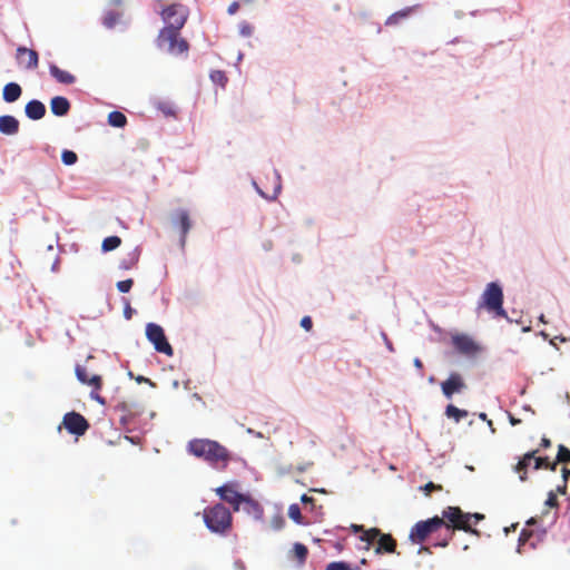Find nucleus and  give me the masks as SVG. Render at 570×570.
Returning a JSON list of instances; mask_svg holds the SVG:
<instances>
[{"label": "nucleus", "mask_w": 570, "mask_h": 570, "mask_svg": "<svg viewBox=\"0 0 570 570\" xmlns=\"http://www.w3.org/2000/svg\"><path fill=\"white\" fill-rule=\"evenodd\" d=\"M484 519L481 513H465L459 507H448L442 512V518L435 515L424 521H419L414 524L410 532V540L413 543L423 542L431 533L436 531L443 525L455 528L465 532L478 534V530L472 525L479 523Z\"/></svg>", "instance_id": "obj_1"}, {"label": "nucleus", "mask_w": 570, "mask_h": 570, "mask_svg": "<svg viewBox=\"0 0 570 570\" xmlns=\"http://www.w3.org/2000/svg\"><path fill=\"white\" fill-rule=\"evenodd\" d=\"M187 450L218 471L225 470L232 460L230 452L224 445L209 439L191 440L188 442Z\"/></svg>", "instance_id": "obj_2"}, {"label": "nucleus", "mask_w": 570, "mask_h": 570, "mask_svg": "<svg viewBox=\"0 0 570 570\" xmlns=\"http://www.w3.org/2000/svg\"><path fill=\"white\" fill-rule=\"evenodd\" d=\"M503 288L499 282H491L485 286L479 301V308H484L489 313L493 314L494 317L505 318L508 322L512 320L508 316L503 308Z\"/></svg>", "instance_id": "obj_3"}, {"label": "nucleus", "mask_w": 570, "mask_h": 570, "mask_svg": "<svg viewBox=\"0 0 570 570\" xmlns=\"http://www.w3.org/2000/svg\"><path fill=\"white\" fill-rule=\"evenodd\" d=\"M157 49L167 55L178 57L187 53L189 49L188 42L180 37V30H171L161 28L155 39Z\"/></svg>", "instance_id": "obj_4"}, {"label": "nucleus", "mask_w": 570, "mask_h": 570, "mask_svg": "<svg viewBox=\"0 0 570 570\" xmlns=\"http://www.w3.org/2000/svg\"><path fill=\"white\" fill-rule=\"evenodd\" d=\"M154 10L160 16L165 23L163 28L181 30L188 19V9L179 3H173L164 7L160 2H157L154 6Z\"/></svg>", "instance_id": "obj_5"}, {"label": "nucleus", "mask_w": 570, "mask_h": 570, "mask_svg": "<svg viewBox=\"0 0 570 570\" xmlns=\"http://www.w3.org/2000/svg\"><path fill=\"white\" fill-rule=\"evenodd\" d=\"M204 522L214 533H225L232 527L230 511L222 503L207 508L204 511Z\"/></svg>", "instance_id": "obj_6"}, {"label": "nucleus", "mask_w": 570, "mask_h": 570, "mask_svg": "<svg viewBox=\"0 0 570 570\" xmlns=\"http://www.w3.org/2000/svg\"><path fill=\"white\" fill-rule=\"evenodd\" d=\"M360 539L366 542V549L376 543L375 553H393L396 548V541L391 534L382 533L380 529L373 528L364 532Z\"/></svg>", "instance_id": "obj_7"}, {"label": "nucleus", "mask_w": 570, "mask_h": 570, "mask_svg": "<svg viewBox=\"0 0 570 570\" xmlns=\"http://www.w3.org/2000/svg\"><path fill=\"white\" fill-rule=\"evenodd\" d=\"M146 337L154 345V348L163 353L167 356H171L174 354V350L169 344L164 328L156 323H148L146 325Z\"/></svg>", "instance_id": "obj_8"}, {"label": "nucleus", "mask_w": 570, "mask_h": 570, "mask_svg": "<svg viewBox=\"0 0 570 570\" xmlns=\"http://www.w3.org/2000/svg\"><path fill=\"white\" fill-rule=\"evenodd\" d=\"M537 451L528 452L523 455V458L520 459V461L514 465V471L520 473V480L524 481L527 479V469L534 463V469H550L552 471H556L557 469V462L550 463L548 458H537L535 456Z\"/></svg>", "instance_id": "obj_9"}, {"label": "nucleus", "mask_w": 570, "mask_h": 570, "mask_svg": "<svg viewBox=\"0 0 570 570\" xmlns=\"http://www.w3.org/2000/svg\"><path fill=\"white\" fill-rule=\"evenodd\" d=\"M171 224L175 228L180 232L179 245L181 248L185 247L187 235L193 227V223L189 217L187 209L178 208L171 215Z\"/></svg>", "instance_id": "obj_10"}, {"label": "nucleus", "mask_w": 570, "mask_h": 570, "mask_svg": "<svg viewBox=\"0 0 570 570\" xmlns=\"http://www.w3.org/2000/svg\"><path fill=\"white\" fill-rule=\"evenodd\" d=\"M62 423L69 433L78 436L83 435L89 429L88 421L77 412L65 414Z\"/></svg>", "instance_id": "obj_11"}, {"label": "nucleus", "mask_w": 570, "mask_h": 570, "mask_svg": "<svg viewBox=\"0 0 570 570\" xmlns=\"http://www.w3.org/2000/svg\"><path fill=\"white\" fill-rule=\"evenodd\" d=\"M452 344L458 353L465 356H473L479 351L478 344L466 334L453 335Z\"/></svg>", "instance_id": "obj_12"}, {"label": "nucleus", "mask_w": 570, "mask_h": 570, "mask_svg": "<svg viewBox=\"0 0 570 570\" xmlns=\"http://www.w3.org/2000/svg\"><path fill=\"white\" fill-rule=\"evenodd\" d=\"M466 387L462 376L459 373H451L450 376L441 383L443 395L451 400L455 393H461Z\"/></svg>", "instance_id": "obj_13"}, {"label": "nucleus", "mask_w": 570, "mask_h": 570, "mask_svg": "<svg viewBox=\"0 0 570 570\" xmlns=\"http://www.w3.org/2000/svg\"><path fill=\"white\" fill-rule=\"evenodd\" d=\"M216 493L219 495V498L229 503L233 507V510L235 511V507H238L240 503L244 493H240L236 490L235 483H226L222 487L216 489Z\"/></svg>", "instance_id": "obj_14"}, {"label": "nucleus", "mask_w": 570, "mask_h": 570, "mask_svg": "<svg viewBox=\"0 0 570 570\" xmlns=\"http://www.w3.org/2000/svg\"><path fill=\"white\" fill-rule=\"evenodd\" d=\"M235 511H243L247 515H252L256 520H261L264 514V510L262 505L252 499L248 494H245L238 504V507H235Z\"/></svg>", "instance_id": "obj_15"}, {"label": "nucleus", "mask_w": 570, "mask_h": 570, "mask_svg": "<svg viewBox=\"0 0 570 570\" xmlns=\"http://www.w3.org/2000/svg\"><path fill=\"white\" fill-rule=\"evenodd\" d=\"M46 106L38 99H32L24 107L26 116L31 120H40L46 115Z\"/></svg>", "instance_id": "obj_16"}, {"label": "nucleus", "mask_w": 570, "mask_h": 570, "mask_svg": "<svg viewBox=\"0 0 570 570\" xmlns=\"http://www.w3.org/2000/svg\"><path fill=\"white\" fill-rule=\"evenodd\" d=\"M20 122L11 115L0 116V132L7 136H13L19 132Z\"/></svg>", "instance_id": "obj_17"}, {"label": "nucleus", "mask_w": 570, "mask_h": 570, "mask_svg": "<svg viewBox=\"0 0 570 570\" xmlns=\"http://www.w3.org/2000/svg\"><path fill=\"white\" fill-rule=\"evenodd\" d=\"M50 109L55 116L63 117L70 110V102L66 97L56 96L50 100Z\"/></svg>", "instance_id": "obj_18"}, {"label": "nucleus", "mask_w": 570, "mask_h": 570, "mask_svg": "<svg viewBox=\"0 0 570 570\" xmlns=\"http://www.w3.org/2000/svg\"><path fill=\"white\" fill-rule=\"evenodd\" d=\"M22 95V88L18 82H8L2 90V99L12 104L17 101Z\"/></svg>", "instance_id": "obj_19"}, {"label": "nucleus", "mask_w": 570, "mask_h": 570, "mask_svg": "<svg viewBox=\"0 0 570 570\" xmlns=\"http://www.w3.org/2000/svg\"><path fill=\"white\" fill-rule=\"evenodd\" d=\"M50 76L53 77L58 82L63 85H72L76 81V77L68 71L60 69L57 65H49Z\"/></svg>", "instance_id": "obj_20"}, {"label": "nucleus", "mask_w": 570, "mask_h": 570, "mask_svg": "<svg viewBox=\"0 0 570 570\" xmlns=\"http://www.w3.org/2000/svg\"><path fill=\"white\" fill-rule=\"evenodd\" d=\"M17 55H18L19 59H21V57L24 56V55L28 56V60L24 63V68L26 69L33 70V69H36L38 67L39 56H38V52L36 50L29 49L27 47H19L17 49Z\"/></svg>", "instance_id": "obj_21"}, {"label": "nucleus", "mask_w": 570, "mask_h": 570, "mask_svg": "<svg viewBox=\"0 0 570 570\" xmlns=\"http://www.w3.org/2000/svg\"><path fill=\"white\" fill-rule=\"evenodd\" d=\"M420 6L415 4L412 7L404 8L400 11L392 13L385 21V26L392 27L400 23L402 20L409 18Z\"/></svg>", "instance_id": "obj_22"}, {"label": "nucleus", "mask_w": 570, "mask_h": 570, "mask_svg": "<svg viewBox=\"0 0 570 570\" xmlns=\"http://www.w3.org/2000/svg\"><path fill=\"white\" fill-rule=\"evenodd\" d=\"M140 250L138 247L134 248L127 254L125 258L119 262V268L127 271L135 266L139 259Z\"/></svg>", "instance_id": "obj_23"}, {"label": "nucleus", "mask_w": 570, "mask_h": 570, "mask_svg": "<svg viewBox=\"0 0 570 570\" xmlns=\"http://www.w3.org/2000/svg\"><path fill=\"white\" fill-rule=\"evenodd\" d=\"M76 375H77V379L81 382V383H86V384H89V385H94L96 387H99L100 386V376L98 375H94L90 380L88 379V374H87V370L80 365H77L76 367Z\"/></svg>", "instance_id": "obj_24"}, {"label": "nucleus", "mask_w": 570, "mask_h": 570, "mask_svg": "<svg viewBox=\"0 0 570 570\" xmlns=\"http://www.w3.org/2000/svg\"><path fill=\"white\" fill-rule=\"evenodd\" d=\"M444 414L449 419H453L455 423H459L461 420L465 419L469 415V412L466 410H461L453 404H449L445 407Z\"/></svg>", "instance_id": "obj_25"}, {"label": "nucleus", "mask_w": 570, "mask_h": 570, "mask_svg": "<svg viewBox=\"0 0 570 570\" xmlns=\"http://www.w3.org/2000/svg\"><path fill=\"white\" fill-rule=\"evenodd\" d=\"M108 124L115 128H122L127 124V118L122 112L115 110L108 115Z\"/></svg>", "instance_id": "obj_26"}, {"label": "nucleus", "mask_w": 570, "mask_h": 570, "mask_svg": "<svg viewBox=\"0 0 570 570\" xmlns=\"http://www.w3.org/2000/svg\"><path fill=\"white\" fill-rule=\"evenodd\" d=\"M120 16L121 14L119 12L109 10L102 17V24L107 29H112L116 26V23L118 22Z\"/></svg>", "instance_id": "obj_27"}, {"label": "nucleus", "mask_w": 570, "mask_h": 570, "mask_svg": "<svg viewBox=\"0 0 570 570\" xmlns=\"http://www.w3.org/2000/svg\"><path fill=\"white\" fill-rule=\"evenodd\" d=\"M121 244V239L118 236H109L102 240L101 249L107 253L118 248Z\"/></svg>", "instance_id": "obj_28"}, {"label": "nucleus", "mask_w": 570, "mask_h": 570, "mask_svg": "<svg viewBox=\"0 0 570 570\" xmlns=\"http://www.w3.org/2000/svg\"><path fill=\"white\" fill-rule=\"evenodd\" d=\"M293 554L298 560V563L303 564L306 561L308 550L303 543L296 542L293 546Z\"/></svg>", "instance_id": "obj_29"}, {"label": "nucleus", "mask_w": 570, "mask_h": 570, "mask_svg": "<svg viewBox=\"0 0 570 570\" xmlns=\"http://www.w3.org/2000/svg\"><path fill=\"white\" fill-rule=\"evenodd\" d=\"M288 517L297 524H303V517L301 512V508L294 503L288 508Z\"/></svg>", "instance_id": "obj_30"}, {"label": "nucleus", "mask_w": 570, "mask_h": 570, "mask_svg": "<svg viewBox=\"0 0 570 570\" xmlns=\"http://www.w3.org/2000/svg\"><path fill=\"white\" fill-rule=\"evenodd\" d=\"M61 160L67 166H72L77 163L78 156L75 151L65 149L61 154Z\"/></svg>", "instance_id": "obj_31"}, {"label": "nucleus", "mask_w": 570, "mask_h": 570, "mask_svg": "<svg viewBox=\"0 0 570 570\" xmlns=\"http://www.w3.org/2000/svg\"><path fill=\"white\" fill-rule=\"evenodd\" d=\"M210 79L214 83L219 85L222 87L227 82V77L222 70H214L210 72Z\"/></svg>", "instance_id": "obj_32"}, {"label": "nucleus", "mask_w": 570, "mask_h": 570, "mask_svg": "<svg viewBox=\"0 0 570 570\" xmlns=\"http://www.w3.org/2000/svg\"><path fill=\"white\" fill-rule=\"evenodd\" d=\"M238 28L242 37H250L254 32V27L247 21H242Z\"/></svg>", "instance_id": "obj_33"}, {"label": "nucleus", "mask_w": 570, "mask_h": 570, "mask_svg": "<svg viewBox=\"0 0 570 570\" xmlns=\"http://www.w3.org/2000/svg\"><path fill=\"white\" fill-rule=\"evenodd\" d=\"M253 186H254L255 190H256V191H257V193H258L263 198H265V199H267V200H274V199H276V197H277L278 193L281 191V185H279V184L275 187V193H274V195H273V196H268V195H266V194H265V193H264V191L258 187V185H257V183H256V181H253Z\"/></svg>", "instance_id": "obj_34"}, {"label": "nucleus", "mask_w": 570, "mask_h": 570, "mask_svg": "<svg viewBox=\"0 0 570 570\" xmlns=\"http://www.w3.org/2000/svg\"><path fill=\"white\" fill-rule=\"evenodd\" d=\"M557 460H558V462H569L570 461V450L568 448H566L564 445H559Z\"/></svg>", "instance_id": "obj_35"}, {"label": "nucleus", "mask_w": 570, "mask_h": 570, "mask_svg": "<svg viewBox=\"0 0 570 570\" xmlns=\"http://www.w3.org/2000/svg\"><path fill=\"white\" fill-rule=\"evenodd\" d=\"M325 570H352L351 566L344 561L331 562Z\"/></svg>", "instance_id": "obj_36"}, {"label": "nucleus", "mask_w": 570, "mask_h": 570, "mask_svg": "<svg viewBox=\"0 0 570 570\" xmlns=\"http://www.w3.org/2000/svg\"><path fill=\"white\" fill-rule=\"evenodd\" d=\"M132 285H134V281L131 278H128L125 281H119L117 283V288L121 293H128L131 289Z\"/></svg>", "instance_id": "obj_37"}, {"label": "nucleus", "mask_w": 570, "mask_h": 570, "mask_svg": "<svg viewBox=\"0 0 570 570\" xmlns=\"http://www.w3.org/2000/svg\"><path fill=\"white\" fill-rule=\"evenodd\" d=\"M284 524H285V519L282 515H276L272 520V528L276 531L283 529Z\"/></svg>", "instance_id": "obj_38"}, {"label": "nucleus", "mask_w": 570, "mask_h": 570, "mask_svg": "<svg viewBox=\"0 0 570 570\" xmlns=\"http://www.w3.org/2000/svg\"><path fill=\"white\" fill-rule=\"evenodd\" d=\"M446 529H448V531H449V535H448L446 538H444L443 540H441L440 542L435 543V544H434L435 547H442V548H445V547L449 544L450 540L452 539L453 532H454V530H456V529H455V528H450V529H449L448 527H446Z\"/></svg>", "instance_id": "obj_39"}, {"label": "nucleus", "mask_w": 570, "mask_h": 570, "mask_svg": "<svg viewBox=\"0 0 570 570\" xmlns=\"http://www.w3.org/2000/svg\"><path fill=\"white\" fill-rule=\"evenodd\" d=\"M546 505H548L550 508H554L558 505L557 495L552 491H550L548 494V498L546 500Z\"/></svg>", "instance_id": "obj_40"}, {"label": "nucleus", "mask_w": 570, "mask_h": 570, "mask_svg": "<svg viewBox=\"0 0 570 570\" xmlns=\"http://www.w3.org/2000/svg\"><path fill=\"white\" fill-rule=\"evenodd\" d=\"M301 326L306 330V331H309L312 327H313V322H312V318L309 316H304L302 320H301Z\"/></svg>", "instance_id": "obj_41"}, {"label": "nucleus", "mask_w": 570, "mask_h": 570, "mask_svg": "<svg viewBox=\"0 0 570 570\" xmlns=\"http://www.w3.org/2000/svg\"><path fill=\"white\" fill-rule=\"evenodd\" d=\"M381 337L386 346V348L390 351V352H394V347H393V344L392 342L390 341V338L387 337L386 333L385 332H381Z\"/></svg>", "instance_id": "obj_42"}, {"label": "nucleus", "mask_w": 570, "mask_h": 570, "mask_svg": "<svg viewBox=\"0 0 570 570\" xmlns=\"http://www.w3.org/2000/svg\"><path fill=\"white\" fill-rule=\"evenodd\" d=\"M489 12H500V9L499 8H493V9H485L483 11H481V10H472V11H470V16L476 17V16H479L481 13H489Z\"/></svg>", "instance_id": "obj_43"}, {"label": "nucleus", "mask_w": 570, "mask_h": 570, "mask_svg": "<svg viewBox=\"0 0 570 570\" xmlns=\"http://www.w3.org/2000/svg\"><path fill=\"white\" fill-rule=\"evenodd\" d=\"M134 313H135V309L129 305V303H126V306L124 308L125 318L130 320L132 317Z\"/></svg>", "instance_id": "obj_44"}, {"label": "nucleus", "mask_w": 570, "mask_h": 570, "mask_svg": "<svg viewBox=\"0 0 570 570\" xmlns=\"http://www.w3.org/2000/svg\"><path fill=\"white\" fill-rule=\"evenodd\" d=\"M238 9H239V3L237 1H234L228 6L227 12H228V14L233 16L238 11Z\"/></svg>", "instance_id": "obj_45"}, {"label": "nucleus", "mask_w": 570, "mask_h": 570, "mask_svg": "<svg viewBox=\"0 0 570 570\" xmlns=\"http://www.w3.org/2000/svg\"><path fill=\"white\" fill-rule=\"evenodd\" d=\"M441 487L440 485H435L433 482H429L424 485V491L426 493H430L432 490H435V489H440Z\"/></svg>", "instance_id": "obj_46"}, {"label": "nucleus", "mask_w": 570, "mask_h": 570, "mask_svg": "<svg viewBox=\"0 0 570 570\" xmlns=\"http://www.w3.org/2000/svg\"><path fill=\"white\" fill-rule=\"evenodd\" d=\"M235 570H245V563L242 560H236L234 562Z\"/></svg>", "instance_id": "obj_47"}, {"label": "nucleus", "mask_w": 570, "mask_h": 570, "mask_svg": "<svg viewBox=\"0 0 570 570\" xmlns=\"http://www.w3.org/2000/svg\"><path fill=\"white\" fill-rule=\"evenodd\" d=\"M351 529L354 533L362 532V534H363L365 532L363 529V525H358V524H352Z\"/></svg>", "instance_id": "obj_48"}, {"label": "nucleus", "mask_w": 570, "mask_h": 570, "mask_svg": "<svg viewBox=\"0 0 570 570\" xmlns=\"http://www.w3.org/2000/svg\"><path fill=\"white\" fill-rule=\"evenodd\" d=\"M136 381H137L138 383H149L150 385H153V386H154V383H153L149 379H147V377H145V376H141V375L137 376V377H136Z\"/></svg>", "instance_id": "obj_49"}, {"label": "nucleus", "mask_w": 570, "mask_h": 570, "mask_svg": "<svg viewBox=\"0 0 570 570\" xmlns=\"http://www.w3.org/2000/svg\"><path fill=\"white\" fill-rule=\"evenodd\" d=\"M301 501L304 504H307V503H313L314 499L312 497H308L307 494H303L302 498H301Z\"/></svg>", "instance_id": "obj_50"}, {"label": "nucleus", "mask_w": 570, "mask_h": 570, "mask_svg": "<svg viewBox=\"0 0 570 570\" xmlns=\"http://www.w3.org/2000/svg\"><path fill=\"white\" fill-rule=\"evenodd\" d=\"M413 365H414L417 370H420V371H422V368H423V363H422V361H421L419 357H415V358L413 360Z\"/></svg>", "instance_id": "obj_51"}, {"label": "nucleus", "mask_w": 570, "mask_h": 570, "mask_svg": "<svg viewBox=\"0 0 570 570\" xmlns=\"http://www.w3.org/2000/svg\"><path fill=\"white\" fill-rule=\"evenodd\" d=\"M91 397L95 399L100 404H105V399L102 396H100L99 394L92 392Z\"/></svg>", "instance_id": "obj_52"}, {"label": "nucleus", "mask_w": 570, "mask_h": 570, "mask_svg": "<svg viewBox=\"0 0 570 570\" xmlns=\"http://www.w3.org/2000/svg\"><path fill=\"white\" fill-rule=\"evenodd\" d=\"M569 476H570V469L563 468L562 469L563 482H567Z\"/></svg>", "instance_id": "obj_53"}, {"label": "nucleus", "mask_w": 570, "mask_h": 570, "mask_svg": "<svg viewBox=\"0 0 570 570\" xmlns=\"http://www.w3.org/2000/svg\"><path fill=\"white\" fill-rule=\"evenodd\" d=\"M509 421L512 425H517L521 422V420L515 419L512 414L509 413Z\"/></svg>", "instance_id": "obj_54"}, {"label": "nucleus", "mask_w": 570, "mask_h": 570, "mask_svg": "<svg viewBox=\"0 0 570 570\" xmlns=\"http://www.w3.org/2000/svg\"><path fill=\"white\" fill-rule=\"evenodd\" d=\"M421 553H431V550L428 547H420L417 550V554H421Z\"/></svg>", "instance_id": "obj_55"}, {"label": "nucleus", "mask_w": 570, "mask_h": 570, "mask_svg": "<svg viewBox=\"0 0 570 570\" xmlns=\"http://www.w3.org/2000/svg\"><path fill=\"white\" fill-rule=\"evenodd\" d=\"M566 490H567V482H563L562 485H559L557 488V491L560 492V493H566Z\"/></svg>", "instance_id": "obj_56"}, {"label": "nucleus", "mask_w": 570, "mask_h": 570, "mask_svg": "<svg viewBox=\"0 0 570 570\" xmlns=\"http://www.w3.org/2000/svg\"><path fill=\"white\" fill-rule=\"evenodd\" d=\"M58 269H59V259L57 258V259L53 262L52 266H51V271H52V272H58Z\"/></svg>", "instance_id": "obj_57"}, {"label": "nucleus", "mask_w": 570, "mask_h": 570, "mask_svg": "<svg viewBox=\"0 0 570 570\" xmlns=\"http://www.w3.org/2000/svg\"><path fill=\"white\" fill-rule=\"evenodd\" d=\"M550 444H551V442H550V440H549V439H547V438H543V439H542V441H541V445H542L543 448H548V446H550Z\"/></svg>", "instance_id": "obj_58"}, {"label": "nucleus", "mask_w": 570, "mask_h": 570, "mask_svg": "<svg viewBox=\"0 0 570 570\" xmlns=\"http://www.w3.org/2000/svg\"><path fill=\"white\" fill-rule=\"evenodd\" d=\"M247 432L249 434L255 435L256 438H263V434L261 432H255L253 429H248Z\"/></svg>", "instance_id": "obj_59"}, {"label": "nucleus", "mask_w": 570, "mask_h": 570, "mask_svg": "<svg viewBox=\"0 0 570 570\" xmlns=\"http://www.w3.org/2000/svg\"><path fill=\"white\" fill-rule=\"evenodd\" d=\"M463 16H464V12H463V11H461V10H456V11L454 12V17H455L456 19H462V18H463Z\"/></svg>", "instance_id": "obj_60"}, {"label": "nucleus", "mask_w": 570, "mask_h": 570, "mask_svg": "<svg viewBox=\"0 0 570 570\" xmlns=\"http://www.w3.org/2000/svg\"><path fill=\"white\" fill-rule=\"evenodd\" d=\"M193 397L199 402H203V397L198 393H194Z\"/></svg>", "instance_id": "obj_61"}, {"label": "nucleus", "mask_w": 570, "mask_h": 570, "mask_svg": "<svg viewBox=\"0 0 570 570\" xmlns=\"http://www.w3.org/2000/svg\"><path fill=\"white\" fill-rule=\"evenodd\" d=\"M488 425H489V429L491 430V432L494 433L495 429L493 428V423L491 420L488 421Z\"/></svg>", "instance_id": "obj_62"}, {"label": "nucleus", "mask_w": 570, "mask_h": 570, "mask_svg": "<svg viewBox=\"0 0 570 570\" xmlns=\"http://www.w3.org/2000/svg\"><path fill=\"white\" fill-rule=\"evenodd\" d=\"M479 417H480L481 420H483V421H487V422L489 421V420H488L487 414H485V413H483V412L479 414Z\"/></svg>", "instance_id": "obj_63"}, {"label": "nucleus", "mask_w": 570, "mask_h": 570, "mask_svg": "<svg viewBox=\"0 0 570 570\" xmlns=\"http://www.w3.org/2000/svg\"><path fill=\"white\" fill-rule=\"evenodd\" d=\"M530 331H531V327H530V326H524V327L522 328V332H524V333L530 332Z\"/></svg>", "instance_id": "obj_64"}]
</instances>
